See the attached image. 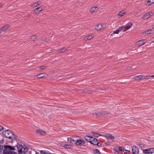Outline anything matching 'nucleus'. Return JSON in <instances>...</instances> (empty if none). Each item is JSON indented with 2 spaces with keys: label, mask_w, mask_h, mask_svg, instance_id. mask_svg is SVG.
<instances>
[{
  "label": "nucleus",
  "mask_w": 154,
  "mask_h": 154,
  "mask_svg": "<svg viewBox=\"0 0 154 154\" xmlns=\"http://www.w3.org/2000/svg\"><path fill=\"white\" fill-rule=\"evenodd\" d=\"M152 28L153 29H154V25H153L152 26Z\"/></svg>",
  "instance_id": "obj_44"
},
{
  "label": "nucleus",
  "mask_w": 154,
  "mask_h": 154,
  "mask_svg": "<svg viewBox=\"0 0 154 154\" xmlns=\"http://www.w3.org/2000/svg\"><path fill=\"white\" fill-rule=\"evenodd\" d=\"M4 128L2 126L0 125V131H2L4 130Z\"/></svg>",
  "instance_id": "obj_40"
},
{
  "label": "nucleus",
  "mask_w": 154,
  "mask_h": 154,
  "mask_svg": "<svg viewBox=\"0 0 154 154\" xmlns=\"http://www.w3.org/2000/svg\"><path fill=\"white\" fill-rule=\"evenodd\" d=\"M114 149L117 152L119 151L122 152L124 151V148L122 147H118L114 148Z\"/></svg>",
  "instance_id": "obj_18"
},
{
  "label": "nucleus",
  "mask_w": 154,
  "mask_h": 154,
  "mask_svg": "<svg viewBox=\"0 0 154 154\" xmlns=\"http://www.w3.org/2000/svg\"><path fill=\"white\" fill-rule=\"evenodd\" d=\"M43 10L41 7H39L34 10V11L35 14H38Z\"/></svg>",
  "instance_id": "obj_16"
},
{
  "label": "nucleus",
  "mask_w": 154,
  "mask_h": 154,
  "mask_svg": "<svg viewBox=\"0 0 154 154\" xmlns=\"http://www.w3.org/2000/svg\"><path fill=\"white\" fill-rule=\"evenodd\" d=\"M1 35V32L0 31V35Z\"/></svg>",
  "instance_id": "obj_46"
},
{
  "label": "nucleus",
  "mask_w": 154,
  "mask_h": 154,
  "mask_svg": "<svg viewBox=\"0 0 154 154\" xmlns=\"http://www.w3.org/2000/svg\"><path fill=\"white\" fill-rule=\"evenodd\" d=\"M133 79L136 80H140L142 79L141 75H137L134 77Z\"/></svg>",
  "instance_id": "obj_27"
},
{
  "label": "nucleus",
  "mask_w": 154,
  "mask_h": 154,
  "mask_svg": "<svg viewBox=\"0 0 154 154\" xmlns=\"http://www.w3.org/2000/svg\"><path fill=\"white\" fill-rule=\"evenodd\" d=\"M125 14V13L124 11H122L118 13V16L119 18H120L123 16Z\"/></svg>",
  "instance_id": "obj_25"
},
{
  "label": "nucleus",
  "mask_w": 154,
  "mask_h": 154,
  "mask_svg": "<svg viewBox=\"0 0 154 154\" xmlns=\"http://www.w3.org/2000/svg\"><path fill=\"white\" fill-rule=\"evenodd\" d=\"M1 57V54H0V57Z\"/></svg>",
  "instance_id": "obj_52"
},
{
  "label": "nucleus",
  "mask_w": 154,
  "mask_h": 154,
  "mask_svg": "<svg viewBox=\"0 0 154 154\" xmlns=\"http://www.w3.org/2000/svg\"><path fill=\"white\" fill-rule=\"evenodd\" d=\"M94 153H95V154H100V152L97 149L95 150L94 151Z\"/></svg>",
  "instance_id": "obj_36"
},
{
  "label": "nucleus",
  "mask_w": 154,
  "mask_h": 154,
  "mask_svg": "<svg viewBox=\"0 0 154 154\" xmlns=\"http://www.w3.org/2000/svg\"><path fill=\"white\" fill-rule=\"evenodd\" d=\"M41 4V2L40 1H38L33 3L31 5V6L32 8H34L40 5Z\"/></svg>",
  "instance_id": "obj_14"
},
{
  "label": "nucleus",
  "mask_w": 154,
  "mask_h": 154,
  "mask_svg": "<svg viewBox=\"0 0 154 154\" xmlns=\"http://www.w3.org/2000/svg\"><path fill=\"white\" fill-rule=\"evenodd\" d=\"M108 142L107 143V144L109 145V144H108Z\"/></svg>",
  "instance_id": "obj_51"
},
{
  "label": "nucleus",
  "mask_w": 154,
  "mask_h": 154,
  "mask_svg": "<svg viewBox=\"0 0 154 154\" xmlns=\"http://www.w3.org/2000/svg\"><path fill=\"white\" fill-rule=\"evenodd\" d=\"M108 142L107 143V144L109 145V144H108Z\"/></svg>",
  "instance_id": "obj_49"
},
{
  "label": "nucleus",
  "mask_w": 154,
  "mask_h": 154,
  "mask_svg": "<svg viewBox=\"0 0 154 154\" xmlns=\"http://www.w3.org/2000/svg\"><path fill=\"white\" fill-rule=\"evenodd\" d=\"M152 30L151 29H149L145 31H143L142 32V34L143 35H148L152 34Z\"/></svg>",
  "instance_id": "obj_15"
},
{
  "label": "nucleus",
  "mask_w": 154,
  "mask_h": 154,
  "mask_svg": "<svg viewBox=\"0 0 154 154\" xmlns=\"http://www.w3.org/2000/svg\"><path fill=\"white\" fill-rule=\"evenodd\" d=\"M93 137H91V136H85V140L88 141V142H89L90 143H91V139H92L93 138Z\"/></svg>",
  "instance_id": "obj_20"
},
{
  "label": "nucleus",
  "mask_w": 154,
  "mask_h": 154,
  "mask_svg": "<svg viewBox=\"0 0 154 154\" xmlns=\"http://www.w3.org/2000/svg\"><path fill=\"white\" fill-rule=\"evenodd\" d=\"M93 36L92 35H90L87 36H86L84 38L85 41H88L91 40L93 38Z\"/></svg>",
  "instance_id": "obj_23"
},
{
  "label": "nucleus",
  "mask_w": 154,
  "mask_h": 154,
  "mask_svg": "<svg viewBox=\"0 0 154 154\" xmlns=\"http://www.w3.org/2000/svg\"><path fill=\"white\" fill-rule=\"evenodd\" d=\"M1 145L0 144V149H1Z\"/></svg>",
  "instance_id": "obj_48"
},
{
  "label": "nucleus",
  "mask_w": 154,
  "mask_h": 154,
  "mask_svg": "<svg viewBox=\"0 0 154 154\" xmlns=\"http://www.w3.org/2000/svg\"><path fill=\"white\" fill-rule=\"evenodd\" d=\"M150 41L152 43H154V36L150 39Z\"/></svg>",
  "instance_id": "obj_39"
},
{
  "label": "nucleus",
  "mask_w": 154,
  "mask_h": 154,
  "mask_svg": "<svg viewBox=\"0 0 154 154\" xmlns=\"http://www.w3.org/2000/svg\"><path fill=\"white\" fill-rule=\"evenodd\" d=\"M154 3V2H153L152 0H148L145 4V5H146L149 6L152 5Z\"/></svg>",
  "instance_id": "obj_26"
},
{
  "label": "nucleus",
  "mask_w": 154,
  "mask_h": 154,
  "mask_svg": "<svg viewBox=\"0 0 154 154\" xmlns=\"http://www.w3.org/2000/svg\"><path fill=\"white\" fill-rule=\"evenodd\" d=\"M91 140V143L93 144V145H97L98 146H99L101 145L100 144V145H99V143H98V140L97 139L93 137V138Z\"/></svg>",
  "instance_id": "obj_12"
},
{
  "label": "nucleus",
  "mask_w": 154,
  "mask_h": 154,
  "mask_svg": "<svg viewBox=\"0 0 154 154\" xmlns=\"http://www.w3.org/2000/svg\"><path fill=\"white\" fill-rule=\"evenodd\" d=\"M76 139L71 138H69L67 139V141L71 143L74 142L75 143Z\"/></svg>",
  "instance_id": "obj_28"
},
{
  "label": "nucleus",
  "mask_w": 154,
  "mask_h": 154,
  "mask_svg": "<svg viewBox=\"0 0 154 154\" xmlns=\"http://www.w3.org/2000/svg\"><path fill=\"white\" fill-rule=\"evenodd\" d=\"M10 26L8 24L6 25L1 28V30L2 31H5L9 29Z\"/></svg>",
  "instance_id": "obj_17"
},
{
  "label": "nucleus",
  "mask_w": 154,
  "mask_h": 154,
  "mask_svg": "<svg viewBox=\"0 0 154 154\" xmlns=\"http://www.w3.org/2000/svg\"><path fill=\"white\" fill-rule=\"evenodd\" d=\"M154 152V148H151L143 150V153H146L148 154H151Z\"/></svg>",
  "instance_id": "obj_10"
},
{
  "label": "nucleus",
  "mask_w": 154,
  "mask_h": 154,
  "mask_svg": "<svg viewBox=\"0 0 154 154\" xmlns=\"http://www.w3.org/2000/svg\"><path fill=\"white\" fill-rule=\"evenodd\" d=\"M6 145L2 146L3 154H17L14 151V148L11 146L6 144Z\"/></svg>",
  "instance_id": "obj_2"
},
{
  "label": "nucleus",
  "mask_w": 154,
  "mask_h": 154,
  "mask_svg": "<svg viewBox=\"0 0 154 154\" xmlns=\"http://www.w3.org/2000/svg\"><path fill=\"white\" fill-rule=\"evenodd\" d=\"M19 154H25L28 152V149L26 146H23L21 144L17 143L16 145Z\"/></svg>",
  "instance_id": "obj_4"
},
{
  "label": "nucleus",
  "mask_w": 154,
  "mask_h": 154,
  "mask_svg": "<svg viewBox=\"0 0 154 154\" xmlns=\"http://www.w3.org/2000/svg\"><path fill=\"white\" fill-rule=\"evenodd\" d=\"M108 142L107 143V144L109 145V144H108Z\"/></svg>",
  "instance_id": "obj_50"
},
{
  "label": "nucleus",
  "mask_w": 154,
  "mask_h": 154,
  "mask_svg": "<svg viewBox=\"0 0 154 154\" xmlns=\"http://www.w3.org/2000/svg\"><path fill=\"white\" fill-rule=\"evenodd\" d=\"M125 151L128 153H130V151L129 150H126Z\"/></svg>",
  "instance_id": "obj_42"
},
{
  "label": "nucleus",
  "mask_w": 154,
  "mask_h": 154,
  "mask_svg": "<svg viewBox=\"0 0 154 154\" xmlns=\"http://www.w3.org/2000/svg\"><path fill=\"white\" fill-rule=\"evenodd\" d=\"M120 32H121L120 30V29L119 28L114 32L113 33L111 34V35L113 37H115L116 36L115 34H118Z\"/></svg>",
  "instance_id": "obj_19"
},
{
  "label": "nucleus",
  "mask_w": 154,
  "mask_h": 154,
  "mask_svg": "<svg viewBox=\"0 0 154 154\" xmlns=\"http://www.w3.org/2000/svg\"><path fill=\"white\" fill-rule=\"evenodd\" d=\"M153 78V79H152V80L153 81H154V78Z\"/></svg>",
  "instance_id": "obj_45"
},
{
  "label": "nucleus",
  "mask_w": 154,
  "mask_h": 154,
  "mask_svg": "<svg viewBox=\"0 0 154 154\" xmlns=\"http://www.w3.org/2000/svg\"><path fill=\"white\" fill-rule=\"evenodd\" d=\"M106 138L108 139H110L111 140H113L115 139L114 136L110 134H107L106 135Z\"/></svg>",
  "instance_id": "obj_24"
},
{
  "label": "nucleus",
  "mask_w": 154,
  "mask_h": 154,
  "mask_svg": "<svg viewBox=\"0 0 154 154\" xmlns=\"http://www.w3.org/2000/svg\"><path fill=\"white\" fill-rule=\"evenodd\" d=\"M66 49L64 47L59 50L58 51V52L59 53H61L64 52H65L66 51Z\"/></svg>",
  "instance_id": "obj_30"
},
{
  "label": "nucleus",
  "mask_w": 154,
  "mask_h": 154,
  "mask_svg": "<svg viewBox=\"0 0 154 154\" xmlns=\"http://www.w3.org/2000/svg\"><path fill=\"white\" fill-rule=\"evenodd\" d=\"M54 72V71H52V73H53Z\"/></svg>",
  "instance_id": "obj_47"
},
{
  "label": "nucleus",
  "mask_w": 154,
  "mask_h": 154,
  "mask_svg": "<svg viewBox=\"0 0 154 154\" xmlns=\"http://www.w3.org/2000/svg\"><path fill=\"white\" fill-rule=\"evenodd\" d=\"M47 66L45 65L41 66L39 67V68L41 70L45 69H46L47 68Z\"/></svg>",
  "instance_id": "obj_33"
},
{
  "label": "nucleus",
  "mask_w": 154,
  "mask_h": 154,
  "mask_svg": "<svg viewBox=\"0 0 154 154\" xmlns=\"http://www.w3.org/2000/svg\"><path fill=\"white\" fill-rule=\"evenodd\" d=\"M75 143L76 145L81 146L85 144V142L83 140L76 139Z\"/></svg>",
  "instance_id": "obj_8"
},
{
  "label": "nucleus",
  "mask_w": 154,
  "mask_h": 154,
  "mask_svg": "<svg viewBox=\"0 0 154 154\" xmlns=\"http://www.w3.org/2000/svg\"><path fill=\"white\" fill-rule=\"evenodd\" d=\"M108 114L107 112L106 111L102 110L94 111L91 113L92 115L97 118H99L100 117H104L107 116Z\"/></svg>",
  "instance_id": "obj_3"
},
{
  "label": "nucleus",
  "mask_w": 154,
  "mask_h": 154,
  "mask_svg": "<svg viewBox=\"0 0 154 154\" xmlns=\"http://www.w3.org/2000/svg\"><path fill=\"white\" fill-rule=\"evenodd\" d=\"M132 154H138L139 149L138 148L135 146H133L132 147Z\"/></svg>",
  "instance_id": "obj_13"
},
{
  "label": "nucleus",
  "mask_w": 154,
  "mask_h": 154,
  "mask_svg": "<svg viewBox=\"0 0 154 154\" xmlns=\"http://www.w3.org/2000/svg\"><path fill=\"white\" fill-rule=\"evenodd\" d=\"M133 25V24L132 23H128L126 26H125L126 29L128 30L131 28Z\"/></svg>",
  "instance_id": "obj_31"
},
{
  "label": "nucleus",
  "mask_w": 154,
  "mask_h": 154,
  "mask_svg": "<svg viewBox=\"0 0 154 154\" xmlns=\"http://www.w3.org/2000/svg\"><path fill=\"white\" fill-rule=\"evenodd\" d=\"M119 28L120 29V30L121 31L122 30H123V31H125L127 30V29H126L125 26H122L120 27H119Z\"/></svg>",
  "instance_id": "obj_32"
},
{
  "label": "nucleus",
  "mask_w": 154,
  "mask_h": 154,
  "mask_svg": "<svg viewBox=\"0 0 154 154\" xmlns=\"http://www.w3.org/2000/svg\"><path fill=\"white\" fill-rule=\"evenodd\" d=\"M3 6V4L2 3L0 2V8H2Z\"/></svg>",
  "instance_id": "obj_41"
},
{
  "label": "nucleus",
  "mask_w": 154,
  "mask_h": 154,
  "mask_svg": "<svg viewBox=\"0 0 154 154\" xmlns=\"http://www.w3.org/2000/svg\"><path fill=\"white\" fill-rule=\"evenodd\" d=\"M38 38L37 35H34L30 37V39L32 41H35Z\"/></svg>",
  "instance_id": "obj_22"
},
{
  "label": "nucleus",
  "mask_w": 154,
  "mask_h": 154,
  "mask_svg": "<svg viewBox=\"0 0 154 154\" xmlns=\"http://www.w3.org/2000/svg\"><path fill=\"white\" fill-rule=\"evenodd\" d=\"M94 135L96 137H98L100 135V134H99L97 133H94Z\"/></svg>",
  "instance_id": "obj_37"
},
{
  "label": "nucleus",
  "mask_w": 154,
  "mask_h": 154,
  "mask_svg": "<svg viewBox=\"0 0 154 154\" xmlns=\"http://www.w3.org/2000/svg\"><path fill=\"white\" fill-rule=\"evenodd\" d=\"M30 154H39L38 153H37L35 152H30Z\"/></svg>",
  "instance_id": "obj_38"
},
{
  "label": "nucleus",
  "mask_w": 154,
  "mask_h": 154,
  "mask_svg": "<svg viewBox=\"0 0 154 154\" xmlns=\"http://www.w3.org/2000/svg\"><path fill=\"white\" fill-rule=\"evenodd\" d=\"M43 74L41 73L37 75L36 76L38 78H41L43 77V76L42 75Z\"/></svg>",
  "instance_id": "obj_34"
},
{
  "label": "nucleus",
  "mask_w": 154,
  "mask_h": 154,
  "mask_svg": "<svg viewBox=\"0 0 154 154\" xmlns=\"http://www.w3.org/2000/svg\"><path fill=\"white\" fill-rule=\"evenodd\" d=\"M2 134L4 137L8 139L9 140H6V144H9L10 143H12L13 140L16 137L13 132L9 130H7L3 131L2 132Z\"/></svg>",
  "instance_id": "obj_1"
},
{
  "label": "nucleus",
  "mask_w": 154,
  "mask_h": 154,
  "mask_svg": "<svg viewBox=\"0 0 154 154\" xmlns=\"http://www.w3.org/2000/svg\"><path fill=\"white\" fill-rule=\"evenodd\" d=\"M140 147H143V145H142V144H140Z\"/></svg>",
  "instance_id": "obj_43"
},
{
  "label": "nucleus",
  "mask_w": 154,
  "mask_h": 154,
  "mask_svg": "<svg viewBox=\"0 0 154 154\" xmlns=\"http://www.w3.org/2000/svg\"><path fill=\"white\" fill-rule=\"evenodd\" d=\"M142 76V79H149L150 78V77L151 78H154V75L151 76H148V75H141Z\"/></svg>",
  "instance_id": "obj_21"
},
{
  "label": "nucleus",
  "mask_w": 154,
  "mask_h": 154,
  "mask_svg": "<svg viewBox=\"0 0 154 154\" xmlns=\"http://www.w3.org/2000/svg\"><path fill=\"white\" fill-rule=\"evenodd\" d=\"M98 9V8L97 6H93L90 8L89 12L91 13H93L97 11Z\"/></svg>",
  "instance_id": "obj_11"
},
{
  "label": "nucleus",
  "mask_w": 154,
  "mask_h": 154,
  "mask_svg": "<svg viewBox=\"0 0 154 154\" xmlns=\"http://www.w3.org/2000/svg\"><path fill=\"white\" fill-rule=\"evenodd\" d=\"M146 43V40L143 39L137 41L136 42L135 45L137 47H140L144 45Z\"/></svg>",
  "instance_id": "obj_7"
},
{
  "label": "nucleus",
  "mask_w": 154,
  "mask_h": 154,
  "mask_svg": "<svg viewBox=\"0 0 154 154\" xmlns=\"http://www.w3.org/2000/svg\"><path fill=\"white\" fill-rule=\"evenodd\" d=\"M63 147L65 148L68 149H72L73 147L72 145L69 144H65L63 145Z\"/></svg>",
  "instance_id": "obj_29"
},
{
  "label": "nucleus",
  "mask_w": 154,
  "mask_h": 154,
  "mask_svg": "<svg viewBox=\"0 0 154 154\" xmlns=\"http://www.w3.org/2000/svg\"><path fill=\"white\" fill-rule=\"evenodd\" d=\"M40 153L42 154H49V153H48L46 151L43 150L40 151Z\"/></svg>",
  "instance_id": "obj_35"
},
{
  "label": "nucleus",
  "mask_w": 154,
  "mask_h": 154,
  "mask_svg": "<svg viewBox=\"0 0 154 154\" xmlns=\"http://www.w3.org/2000/svg\"><path fill=\"white\" fill-rule=\"evenodd\" d=\"M154 13L152 11H150L144 14L143 16V19L146 20L150 17L153 16Z\"/></svg>",
  "instance_id": "obj_6"
},
{
  "label": "nucleus",
  "mask_w": 154,
  "mask_h": 154,
  "mask_svg": "<svg viewBox=\"0 0 154 154\" xmlns=\"http://www.w3.org/2000/svg\"><path fill=\"white\" fill-rule=\"evenodd\" d=\"M104 28L102 24L99 23L95 26L94 29L96 30L99 31L103 29Z\"/></svg>",
  "instance_id": "obj_9"
},
{
  "label": "nucleus",
  "mask_w": 154,
  "mask_h": 154,
  "mask_svg": "<svg viewBox=\"0 0 154 154\" xmlns=\"http://www.w3.org/2000/svg\"><path fill=\"white\" fill-rule=\"evenodd\" d=\"M35 133L38 135L42 136H45L47 134V133L45 131L40 128L36 129Z\"/></svg>",
  "instance_id": "obj_5"
}]
</instances>
